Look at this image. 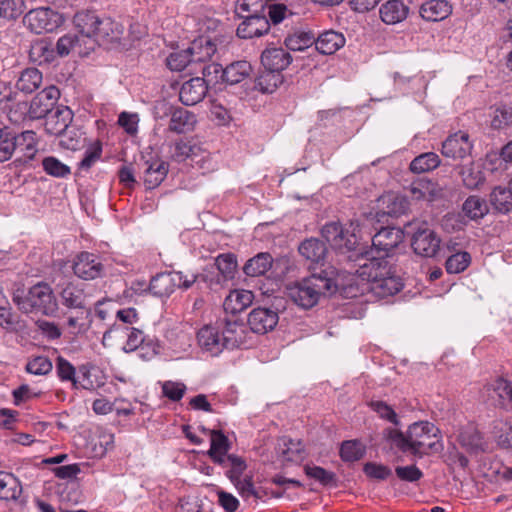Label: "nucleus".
I'll use <instances>...</instances> for the list:
<instances>
[{
  "label": "nucleus",
  "instance_id": "7ed1b4c3",
  "mask_svg": "<svg viewBox=\"0 0 512 512\" xmlns=\"http://www.w3.org/2000/svg\"><path fill=\"white\" fill-rule=\"evenodd\" d=\"M337 270L333 267L312 273L288 288L289 298L299 307L310 309L326 293L337 291Z\"/></svg>",
  "mask_w": 512,
  "mask_h": 512
},
{
  "label": "nucleus",
  "instance_id": "a878e982",
  "mask_svg": "<svg viewBox=\"0 0 512 512\" xmlns=\"http://www.w3.org/2000/svg\"><path fill=\"white\" fill-rule=\"evenodd\" d=\"M169 170L168 163L156 159L144 163L143 180L147 189L158 187L166 178Z\"/></svg>",
  "mask_w": 512,
  "mask_h": 512
},
{
  "label": "nucleus",
  "instance_id": "338daca9",
  "mask_svg": "<svg viewBox=\"0 0 512 512\" xmlns=\"http://www.w3.org/2000/svg\"><path fill=\"white\" fill-rule=\"evenodd\" d=\"M52 368V362L46 356H36L26 364V371L34 375H46Z\"/></svg>",
  "mask_w": 512,
  "mask_h": 512
},
{
  "label": "nucleus",
  "instance_id": "5701e85b",
  "mask_svg": "<svg viewBox=\"0 0 512 512\" xmlns=\"http://www.w3.org/2000/svg\"><path fill=\"white\" fill-rule=\"evenodd\" d=\"M269 29L270 24L266 14L256 16L248 14L247 18H244L239 24L236 32L238 37L250 39L266 34Z\"/></svg>",
  "mask_w": 512,
  "mask_h": 512
},
{
  "label": "nucleus",
  "instance_id": "2eb2a0df",
  "mask_svg": "<svg viewBox=\"0 0 512 512\" xmlns=\"http://www.w3.org/2000/svg\"><path fill=\"white\" fill-rule=\"evenodd\" d=\"M279 321L277 311L267 307L254 308L249 314L247 323L251 332L266 334L272 331Z\"/></svg>",
  "mask_w": 512,
  "mask_h": 512
},
{
  "label": "nucleus",
  "instance_id": "69168bd1",
  "mask_svg": "<svg viewBox=\"0 0 512 512\" xmlns=\"http://www.w3.org/2000/svg\"><path fill=\"white\" fill-rule=\"evenodd\" d=\"M215 265L224 278H232L237 267V260L231 253L220 254L215 260Z\"/></svg>",
  "mask_w": 512,
  "mask_h": 512
},
{
  "label": "nucleus",
  "instance_id": "a18cd8bd",
  "mask_svg": "<svg viewBox=\"0 0 512 512\" xmlns=\"http://www.w3.org/2000/svg\"><path fill=\"white\" fill-rule=\"evenodd\" d=\"M42 83V73L36 68L25 69L17 83V88L24 93H32L40 87Z\"/></svg>",
  "mask_w": 512,
  "mask_h": 512
},
{
  "label": "nucleus",
  "instance_id": "b1692460",
  "mask_svg": "<svg viewBox=\"0 0 512 512\" xmlns=\"http://www.w3.org/2000/svg\"><path fill=\"white\" fill-rule=\"evenodd\" d=\"M289 51L282 47H268L261 54V63L265 69L282 73L292 62Z\"/></svg>",
  "mask_w": 512,
  "mask_h": 512
},
{
  "label": "nucleus",
  "instance_id": "79ce46f5",
  "mask_svg": "<svg viewBox=\"0 0 512 512\" xmlns=\"http://www.w3.org/2000/svg\"><path fill=\"white\" fill-rule=\"evenodd\" d=\"M284 81L282 73L265 69L255 80V89L262 93H273Z\"/></svg>",
  "mask_w": 512,
  "mask_h": 512
},
{
  "label": "nucleus",
  "instance_id": "c03bdc74",
  "mask_svg": "<svg viewBox=\"0 0 512 512\" xmlns=\"http://www.w3.org/2000/svg\"><path fill=\"white\" fill-rule=\"evenodd\" d=\"M491 205L500 213L512 211V192L508 187L497 186L490 194Z\"/></svg>",
  "mask_w": 512,
  "mask_h": 512
},
{
  "label": "nucleus",
  "instance_id": "ddd939ff",
  "mask_svg": "<svg viewBox=\"0 0 512 512\" xmlns=\"http://www.w3.org/2000/svg\"><path fill=\"white\" fill-rule=\"evenodd\" d=\"M218 322L226 349L238 348L247 343L249 333L243 322L234 317H225Z\"/></svg>",
  "mask_w": 512,
  "mask_h": 512
},
{
  "label": "nucleus",
  "instance_id": "8fccbe9b",
  "mask_svg": "<svg viewBox=\"0 0 512 512\" xmlns=\"http://www.w3.org/2000/svg\"><path fill=\"white\" fill-rule=\"evenodd\" d=\"M462 210L467 217L476 220L486 215L488 206L485 200L476 195H472L465 200Z\"/></svg>",
  "mask_w": 512,
  "mask_h": 512
},
{
  "label": "nucleus",
  "instance_id": "a211bd4d",
  "mask_svg": "<svg viewBox=\"0 0 512 512\" xmlns=\"http://www.w3.org/2000/svg\"><path fill=\"white\" fill-rule=\"evenodd\" d=\"M458 442L468 453L479 454L488 451L489 443L483 433L472 423L463 427Z\"/></svg>",
  "mask_w": 512,
  "mask_h": 512
},
{
  "label": "nucleus",
  "instance_id": "f3484780",
  "mask_svg": "<svg viewBox=\"0 0 512 512\" xmlns=\"http://www.w3.org/2000/svg\"><path fill=\"white\" fill-rule=\"evenodd\" d=\"M72 119L73 112L69 107L56 106L55 110L45 117L44 130L51 136L66 137Z\"/></svg>",
  "mask_w": 512,
  "mask_h": 512
},
{
  "label": "nucleus",
  "instance_id": "13d9d810",
  "mask_svg": "<svg viewBox=\"0 0 512 512\" xmlns=\"http://www.w3.org/2000/svg\"><path fill=\"white\" fill-rule=\"evenodd\" d=\"M315 41L312 34L306 32H300L286 37L284 44L287 50L291 51H303L309 48Z\"/></svg>",
  "mask_w": 512,
  "mask_h": 512
},
{
  "label": "nucleus",
  "instance_id": "a19ab883",
  "mask_svg": "<svg viewBox=\"0 0 512 512\" xmlns=\"http://www.w3.org/2000/svg\"><path fill=\"white\" fill-rule=\"evenodd\" d=\"M273 263L272 256L267 252H261L249 259L243 267L247 276L258 277L264 275Z\"/></svg>",
  "mask_w": 512,
  "mask_h": 512
},
{
  "label": "nucleus",
  "instance_id": "5fc2aeb1",
  "mask_svg": "<svg viewBox=\"0 0 512 512\" xmlns=\"http://www.w3.org/2000/svg\"><path fill=\"white\" fill-rule=\"evenodd\" d=\"M16 139V148L21 149L28 160H32L36 153V133L32 130H27L17 135Z\"/></svg>",
  "mask_w": 512,
  "mask_h": 512
},
{
  "label": "nucleus",
  "instance_id": "37998d69",
  "mask_svg": "<svg viewBox=\"0 0 512 512\" xmlns=\"http://www.w3.org/2000/svg\"><path fill=\"white\" fill-rule=\"evenodd\" d=\"M83 41L78 34L68 33L60 37L56 43V50L59 56H67L75 50L79 55L88 54L90 50L82 49Z\"/></svg>",
  "mask_w": 512,
  "mask_h": 512
},
{
  "label": "nucleus",
  "instance_id": "473e14b6",
  "mask_svg": "<svg viewBox=\"0 0 512 512\" xmlns=\"http://www.w3.org/2000/svg\"><path fill=\"white\" fill-rule=\"evenodd\" d=\"M252 66L248 61L240 60L227 65L222 72V81L235 85L250 77Z\"/></svg>",
  "mask_w": 512,
  "mask_h": 512
},
{
  "label": "nucleus",
  "instance_id": "c9c22d12",
  "mask_svg": "<svg viewBox=\"0 0 512 512\" xmlns=\"http://www.w3.org/2000/svg\"><path fill=\"white\" fill-rule=\"evenodd\" d=\"M22 494V486L12 473L0 471V500L17 501Z\"/></svg>",
  "mask_w": 512,
  "mask_h": 512
},
{
  "label": "nucleus",
  "instance_id": "603ef678",
  "mask_svg": "<svg viewBox=\"0 0 512 512\" xmlns=\"http://www.w3.org/2000/svg\"><path fill=\"white\" fill-rule=\"evenodd\" d=\"M460 174L465 187L468 189H477L485 181V175L478 165L470 164L464 166Z\"/></svg>",
  "mask_w": 512,
  "mask_h": 512
},
{
  "label": "nucleus",
  "instance_id": "c756f323",
  "mask_svg": "<svg viewBox=\"0 0 512 512\" xmlns=\"http://www.w3.org/2000/svg\"><path fill=\"white\" fill-rule=\"evenodd\" d=\"M298 251L311 264H323L327 255L325 243L317 238H309L301 242Z\"/></svg>",
  "mask_w": 512,
  "mask_h": 512
},
{
  "label": "nucleus",
  "instance_id": "cd10ccee",
  "mask_svg": "<svg viewBox=\"0 0 512 512\" xmlns=\"http://www.w3.org/2000/svg\"><path fill=\"white\" fill-rule=\"evenodd\" d=\"M123 33V26L112 20L110 17L100 18L97 30L94 36V44H108L120 40Z\"/></svg>",
  "mask_w": 512,
  "mask_h": 512
},
{
  "label": "nucleus",
  "instance_id": "58836bf2",
  "mask_svg": "<svg viewBox=\"0 0 512 512\" xmlns=\"http://www.w3.org/2000/svg\"><path fill=\"white\" fill-rule=\"evenodd\" d=\"M176 285L172 272H163L154 276L148 290L157 297H168L175 291Z\"/></svg>",
  "mask_w": 512,
  "mask_h": 512
},
{
  "label": "nucleus",
  "instance_id": "6ab92c4d",
  "mask_svg": "<svg viewBox=\"0 0 512 512\" xmlns=\"http://www.w3.org/2000/svg\"><path fill=\"white\" fill-rule=\"evenodd\" d=\"M197 340L200 347L212 356H217L226 349L218 321L216 326L202 327L197 333Z\"/></svg>",
  "mask_w": 512,
  "mask_h": 512
},
{
  "label": "nucleus",
  "instance_id": "f03ea898",
  "mask_svg": "<svg viewBox=\"0 0 512 512\" xmlns=\"http://www.w3.org/2000/svg\"><path fill=\"white\" fill-rule=\"evenodd\" d=\"M439 429L428 421H419L408 427L407 433L400 430L387 428L384 436L402 452H410L414 455L428 454L429 451H441L443 445L439 439Z\"/></svg>",
  "mask_w": 512,
  "mask_h": 512
},
{
  "label": "nucleus",
  "instance_id": "09e8293b",
  "mask_svg": "<svg viewBox=\"0 0 512 512\" xmlns=\"http://www.w3.org/2000/svg\"><path fill=\"white\" fill-rule=\"evenodd\" d=\"M439 164V156L434 152H427L412 160L410 170L414 173H425L437 168Z\"/></svg>",
  "mask_w": 512,
  "mask_h": 512
},
{
  "label": "nucleus",
  "instance_id": "2f4dec72",
  "mask_svg": "<svg viewBox=\"0 0 512 512\" xmlns=\"http://www.w3.org/2000/svg\"><path fill=\"white\" fill-rule=\"evenodd\" d=\"M253 299L254 295L249 290H233L225 298L223 308L226 313H231L234 316L250 306Z\"/></svg>",
  "mask_w": 512,
  "mask_h": 512
},
{
  "label": "nucleus",
  "instance_id": "774afa93",
  "mask_svg": "<svg viewBox=\"0 0 512 512\" xmlns=\"http://www.w3.org/2000/svg\"><path fill=\"white\" fill-rule=\"evenodd\" d=\"M102 155V144L99 140L91 143L85 151L84 158L79 163V168L88 170L100 159Z\"/></svg>",
  "mask_w": 512,
  "mask_h": 512
},
{
  "label": "nucleus",
  "instance_id": "0eeeda50",
  "mask_svg": "<svg viewBox=\"0 0 512 512\" xmlns=\"http://www.w3.org/2000/svg\"><path fill=\"white\" fill-rule=\"evenodd\" d=\"M404 231L398 227H383L372 237V246L366 250L361 245V254L364 255L363 261H369V258L384 257L388 259L393 251L402 243Z\"/></svg>",
  "mask_w": 512,
  "mask_h": 512
},
{
  "label": "nucleus",
  "instance_id": "e2e57ef3",
  "mask_svg": "<svg viewBox=\"0 0 512 512\" xmlns=\"http://www.w3.org/2000/svg\"><path fill=\"white\" fill-rule=\"evenodd\" d=\"M305 473L308 477L315 479L324 486L336 485V474L320 466H305Z\"/></svg>",
  "mask_w": 512,
  "mask_h": 512
},
{
  "label": "nucleus",
  "instance_id": "ea45409f",
  "mask_svg": "<svg viewBox=\"0 0 512 512\" xmlns=\"http://www.w3.org/2000/svg\"><path fill=\"white\" fill-rule=\"evenodd\" d=\"M379 201L383 205L384 213L392 217H399L409 209L406 196L400 194L388 193L382 196Z\"/></svg>",
  "mask_w": 512,
  "mask_h": 512
},
{
  "label": "nucleus",
  "instance_id": "412c9836",
  "mask_svg": "<svg viewBox=\"0 0 512 512\" xmlns=\"http://www.w3.org/2000/svg\"><path fill=\"white\" fill-rule=\"evenodd\" d=\"M188 51L194 64H204L210 61L217 51L216 38L210 35H200L191 42Z\"/></svg>",
  "mask_w": 512,
  "mask_h": 512
},
{
  "label": "nucleus",
  "instance_id": "4c0bfd02",
  "mask_svg": "<svg viewBox=\"0 0 512 512\" xmlns=\"http://www.w3.org/2000/svg\"><path fill=\"white\" fill-rule=\"evenodd\" d=\"M409 192L416 200L433 201L440 195L438 185L425 178L413 181L409 187Z\"/></svg>",
  "mask_w": 512,
  "mask_h": 512
},
{
  "label": "nucleus",
  "instance_id": "393cba45",
  "mask_svg": "<svg viewBox=\"0 0 512 512\" xmlns=\"http://www.w3.org/2000/svg\"><path fill=\"white\" fill-rule=\"evenodd\" d=\"M381 20L387 25L403 22L409 14V7L402 0H388L379 9Z\"/></svg>",
  "mask_w": 512,
  "mask_h": 512
},
{
  "label": "nucleus",
  "instance_id": "0e129e2a",
  "mask_svg": "<svg viewBox=\"0 0 512 512\" xmlns=\"http://www.w3.org/2000/svg\"><path fill=\"white\" fill-rule=\"evenodd\" d=\"M23 0H0V17L16 19L24 12Z\"/></svg>",
  "mask_w": 512,
  "mask_h": 512
},
{
  "label": "nucleus",
  "instance_id": "6e6d98bb",
  "mask_svg": "<svg viewBox=\"0 0 512 512\" xmlns=\"http://www.w3.org/2000/svg\"><path fill=\"white\" fill-rule=\"evenodd\" d=\"M471 263V255L466 251H461L449 256L445 262L446 271L449 274H458L463 272Z\"/></svg>",
  "mask_w": 512,
  "mask_h": 512
},
{
  "label": "nucleus",
  "instance_id": "bf43d9fd",
  "mask_svg": "<svg viewBox=\"0 0 512 512\" xmlns=\"http://www.w3.org/2000/svg\"><path fill=\"white\" fill-rule=\"evenodd\" d=\"M512 125V108L505 105L497 106L491 116V127L502 130Z\"/></svg>",
  "mask_w": 512,
  "mask_h": 512
},
{
  "label": "nucleus",
  "instance_id": "9d476101",
  "mask_svg": "<svg viewBox=\"0 0 512 512\" xmlns=\"http://www.w3.org/2000/svg\"><path fill=\"white\" fill-rule=\"evenodd\" d=\"M61 304L77 314L89 316L91 313L90 296L84 285L68 283L59 292Z\"/></svg>",
  "mask_w": 512,
  "mask_h": 512
},
{
  "label": "nucleus",
  "instance_id": "f704fd0d",
  "mask_svg": "<svg viewBox=\"0 0 512 512\" xmlns=\"http://www.w3.org/2000/svg\"><path fill=\"white\" fill-rule=\"evenodd\" d=\"M55 56V49L47 39H39L31 44L29 58L32 62L38 65L49 64Z\"/></svg>",
  "mask_w": 512,
  "mask_h": 512
},
{
  "label": "nucleus",
  "instance_id": "680f3d73",
  "mask_svg": "<svg viewBox=\"0 0 512 512\" xmlns=\"http://www.w3.org/2000/svg\"><path fill=\"white\" fill-rule=\"evenodd\" d=\"M172 274L176 287L185 290L191 288L193 284L207 281V276L204 274H194L184 271H173Z\"/></svg>",
  "mask_w": 512,
  "mask_h": 512
},
{
  "label": "nucleus",
  "instance_id": "4d7b16f0",
  "mask_svg": "<svg viewBox=\"0 0 512 512\" xmlns=\"http://www.w3.org/2000/svg\"><path fill=\"white\" fill-rule=\"evenodd\" d=\"M44 171L56 178H65L71 174V169L66 164L53 156H47L42 160Z\"/></svg>",
  "mask_w": 512,
  "mask_h": 512
},
{
  "label": "nucleus",
  "instance_id": "dca6fc26",
  "mask_svg": "<svg viewBox=\"0 0 512 512\" xmlns=\"http://www.w3.org/2000/svg\"><path fill=\"white\" fill-rule=\"evenodd\" d=\"M472 147L469 134L463 131H458L448 136L446 140L443 141L441 153L447 158L459 160L470 155Z\"/></svg>",
  "mask_w": 512,
  "mask_h": 512
},
{
  "label": "nucleus",
  "instance_id": "39448f33",
  "mask_svg": "<svg viewBox=\"0 0 512 512\" xmlns=\"http://www.w3.org/2000/svg\"><path fill=\"white\" fill-rule=\"evenodd\" d=\"M13 302L25 313L34 311L46 316H56L58 302L51 286L45 282L33 285L26 296H13Z\"/></svg>",
  "mask_w": 512,
  "mask_h": 512
},
{
  "label": "nucleus",
  "instance_id": "e433bc0d",
  "mask_svg": "<svg viewBox=\"0 0 512 512\" xmlns=\"http://www.w3.org/2000/svg\"><path fill=\"white\" fill-rule=\"evenodd\" d=\"M112 332H121L126 334L127 341L124 346V350L127 352L136 351L137 348L143 344V342L149 338L142 330L136 329L130 326L113 325L108 331L104 333V338L109 336Z\"/></svg>",
  "mask_w": 512,
  "mask_h": 512
},
{
  "label": "nucleus",
  "instance_id": "6e6552de",
  "mask_svg": "<svg viewBox=\"0 0 512 512\" xmlns=\"http://www.w3.org/2000/svg\"><path fill=\"white\" fill-rule=\"evenodd\" d=\"M231 460L232 466L229 467L225 475L233 483L239 495L244 500H248L251 497L255 500L262 499L264 497V491L261 487L254 485L252 476L247 475L241 479V476L247 468L244 458H231Z\"/></svg>",
  "mask_w": 512,
  "mask_h": 512
},
{
  "label": "nucleus",
  "instance_id": "49530a36",
  "mask_svg": "<svg viewBox=\"0 0 512 512\" xmlns=\"http://www.w3.org/2000/svg\"><path fill=\"white\" fill-rule=\"evenodd\" d=\"M492 434L500 448H512V425L510 423L503 420L493 421Z\"/></svg>",
  "mask_w": 512,
  "mask_h": 512
},
{
  "label": "nucleus",
  "instance_id": "f257e3e1",
  "mask_svg": "<svg viewBox=\"0 0 512 512\" xmlns=\"http://www.w3.org/2000/svg\"><path fill=\"white\" fill-rule=\"evenodd\" d=\"M348 272L368 282V290L378 298L393 296L403 288L396 266L384 257L358 261Z\"/></svg>",
  "mask_w": 512,
  "mask_h": 512
},
{
  "label": "nucleus",
  "instance_id": "4468645a",
  "mask_svg": "<svg viewBox=\"0 0 512 512\" xmlns=\"http://www.w3.org/2000/svg\"><path fill=\"white\" fill-rule=\"evenodd\" d=\"M29 29L36 33L52 32L58 26L59 16L50 8L30 10L24 17Z\"/></svg>",
  "mask_w": 512,
  "mask_h": 512
},
{
  "label": "nucleus",
  "instance_id": "4be33fe9",
  "mask_svg": "<svg viewBox=\"0 0 512 512\" xmlns=\"http://www.w3.org/2000/svg\"><path fill=\"white\" fill-rule=\"evenodd\" d=\"M207 90L204 78H191L182 84L179 91V100L186 106H193L203 100Z\"/></svg>",
  "mask_w": 512,
  "mask_h": 512
},
{
  "label": "nucleus",
  "instance_id": "052dcab7",
  "mask_svg": "<svg viewBox=\"0 0 512 512\" xmlns=\"http://www.w3.org/2000/svg\"><path fill=\"white\" fill-rule=\"evenodd\" d=\"M167 66L173 71H182L194 65L191 55L187 49L174 51L166 59Z\"/></svg>",
  "mask_w": 512,
  "mask_h": 512
},
{
  "label": "nucleus",
  "instance_id": "20e7f679",
  "mask_svg": "<svg viewBox=\"0 0 512 512\" xmlns=\"http://www.w3.org/2000/svg\"><path fill=\"white\" fill-rule=\"evenodd\" d=\"M321 234L336 250L339 260L346 264L348 270L359 260L363 261L361 243L355 234L353 223L344 227L339 222H329L323 226Z\"/></svg>",
  "mask_w": 512,
  "mask_h": 512
},
{
  "label": "nucleus",
  "instance_id": "aec40b11",
  "mask_svg": "<svg viewBox=\"0 0 512 512\" xmlns=\"http://www.w3.org/2000/svg\"><path fill=\"white\" fill-rule=\"evenodd\" d=\"M100 18L90 11L79 12L74 16L75 26L79 30L83 44L87 50L94 49V36L99 24Z\"/></svg>",
  "mask_w": 512,
  "mask_h": 512
},
{
  "label": "nucleus",
  "instance_id": "f8f14e48",
  "mask_svg": "<svg viewBox=\"0 0 512 512\" xmlns=\"http://www.w3.org/2000/svg\"><path fill=\"white\" fill-rule=\"evenodd\" d=\"M74 274L83 280H94L104 275V265L100 257L89 252L79 253L73 261Z\"/></svg>",
  "mask_w": 512,
  "mask_h": 512
},
{
  "label": "nucleus",
  "instance_id": "1a4fd4ad",
  "mask_svg": "<svg viewBox=\"0 0 512 512\" xmlns=\"http://www.w3.org/2000/svg\"><path fill=\"white\" fill-rule=\"evenodd\" d=\"M60 97V91L56 86H49L40 91L31 101L29 107L26 102L18 104L23 113L28 114L30 119H41L48 116L56 108Z\"/></svg>",
  "mask_w": 512,
  "mask_h": 512
},
{
  "label": "nucleus",
  "instance_id": "423d86ee",
  "mask_svg": "<svg viewBox=\"0 0 512 512\" xmlns=\"http://www.w3.org/2000/svg\"><path fill=\"white\" fill-rule=\"evenodd\" d=\"M406 233L411 235L413 251L423 257H434L440 249L441 240L425 221L408 222Z\"/></svg>",
  "mask_w": 512,
  "mask_h": 512
},
{
  "label": "nucleus",
  "instance_id": "bb28decb",
  "mask_svg": "<svg viewBox=\"0 0 512 512\" xmlns=\"http://www.w3.org/2000/svg\"><path fill=\"white\" fill-rule=\"evenodd\" d=\"M419 13L426 21H442L452 13V6L447 0H428L421 4Z\"/></svg>",
  "mask_w": 512,
  "mask_h": 512
},
{
  "label": "nucleus",
  "instance_id": "72a5a7b5",
  "mask_svg": "<svg viewBox=\"0 0 512 512\" xmlns=\"http://www.w3.org/2000/svg\"><path fill=\"white\" fill-rule=\"evenodd\" d=\"M276 449L282 461L298 462L303 459L304 447L300 441L284 436L278 440Z\"/></svg>",
  "mask_w": 512,
  "mask_h": 512
},
{
  "label": "nucleus",
  "instance_id": "864d4df0",
  "mask_svg": "<svg viewBox=\"0 0 512 512\" xmlns=\"http://www.w3.org/2000/svg\"><path fill=\"white\" fill-rule=\"evenodd\" d=\"M16 135L8 128H0V162L9 160L16 150Z\"/></svg>",
  "mask_w": 512,
  "mask_h": 512
},
{
  "label": "nucleus",
  "instance_id": "de8ad7c7",
  "mask_svg": "<svg viewBox=\"0 0 512 512\" xmlns=\"http://www.w3.org/2000/svg\"><path fill=\"white\" fill-rule=\"evenodd\" d=\"M265 0H237L235 3V13L239 18H247L251 16L265 14Z\"/></svg>",
  "mask_w": 512,
  "mask_h": 512
},
{
  "label": "nucleus",
  "instance_id": "c85d7f7f",
  "mask_svg": "<svg viewBox=\"0 0 512 512\" xmlns=\"http://www.w3.org/2000/svg\"><path fill=\"white\" fill-rule=\"evenodd\" d=\"M197 119L194 113L182 108L176 107L170 116L168 129L176 134H184L194 130Z\"/></svg>",
  "mask_w": 512,
  "mask_h": 512
},
{
  "label": "nucleus",
  "instance_id": "9b49d317",
  "mask_svg": "<svg viewBox=\"0 0 512 512\" xmlns=\"http://www.w3.org/2000/svg\"><path fill=\"white\" fill-rule=\"evenodd\" d=\"M204 432H208L211 438L210 449L207 452L209 458L213 463L218 464L222 467L232 466L231 458H241L235 454H228L231 444L226 435L220 430H207L202 428Z\"/></svg>",
  "mask_w": 512,
  "mask_h": 512
},
{
  "label": "nucleus",
  "instance_id": "7c9ffc66",
  "mask_svg": "<svg viewBox=\"0 0 512 512\" xmlns=\"http://www.w3.org/2000/svg\"><path fill=\"white\" fill-rule=\"evenodd\" d=\"M345 37L342 33L328 30L321 33L314 41L316 49L324 55H332L345 45Z\"/></svg>",
  "mask_w": 512,
  "mask_h": 512
},
{
  "label": "nucleus",
  "instance_id": "3c124183",
  "mask_svg": "<svg viewBox=\"0 0 512 512\" xmlns=\"http://www.w3.org/2000/svg\"><path fill=\"white\" fill-rule=\"evenodd\" d=\"M365 452V446L359 440L344 441L340 447V457L344 462L358 461Z\"/></svg>",
  "mask_w": 512,
  "mask_h": 512
}]
</instances>
